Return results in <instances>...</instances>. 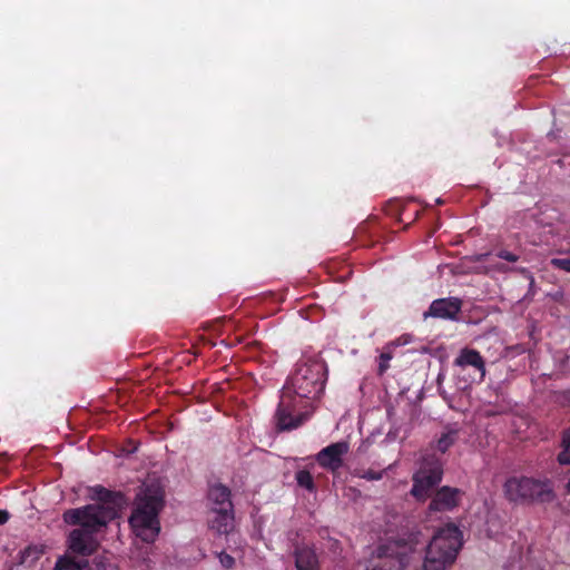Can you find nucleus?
<instances>
[{
    "label": "nucleus",
    "instance_id": "nucleus-31",
    "mask_svg": "<svg viewBox=\"0 0 570 570\" xmlns=\"http://www.w3.org/2000/svg\"><path fill=\"white\" fill-rule=\"evenodd\" d=\"M442 203H443L442 199H440V198L436 199V204H442Z\"/></svg>",
    "mask_w": 570,
    "mask_h": 570
},
{
    "label": "nucleus",
    "instance_id": "nucleus-11",
    "mask_svg": "<svg viewBox=\"0 0 570 570\" xmlns=\"http://www.w3.org/2000/svg\"><path fill=\"white\" fill-rule=\"evenodd\" d=\"M463 492L458 488L442 487L433 495L429 511L431 512H446L455 509L462 498Z\"/></svg>",
    "mask_w": 570,
    "mask_h": 570
},
{
    "label": "nucleus",
    "instance_id": "nucleus-22",
    "mask_svg": "<svg viewBox=\"0 0 570 570\" xmlns=\"http://www.w3.org/2000/svg\"><path fill=\"white\" fill-rule=\"evenodd\" d=\"M383 473H384V471H374L371 469L367 471L354 470L353 475L361 478V479H365L367 481H377L383 478Z\"/></svg>",
    "mask_w": 570,
    "mask_h": 570
},
{
    "label": "nucleus",
    "instance_id": "nucleus-8",
    "mask_svg": "<svg viewBox=\"0 0 570 570\" xmlns=\"http://www.w3.org/2000/svg\"><path fill=\"white\" fill-rule=\"evenodd\" d=\"M350 451L347 441L332 443L322 449L315 456L317 464L335 474L344 465V456Z\"/></svg>",
    "mask_w": 570,
    "mask_h": 570
},
{
    "label": "nucleus",
    "instance_id": "nucleus-27",
    "mask_svg": "<svg viewBox=\"0 0 570 570\" xmlns=\"http://www.w3.org/2000/svg\"><path fill=\"white\" fill-rule=\"evenodd\" d=\"M498 257L502 258L504 261L511 262V263H514L519 259L518 255H515L509 250H505V249L500 250L498 253Z\"/></svg>",
    "mask_w": 570,
    "mask_h": 570
},
{
    "label": "nucleus",
    "instance_id": "nucleus-32",
    "mask_svg": "<svg viewBox=\"0 0 570 570\" xmlns=\"http://www.w3.org/2000/svg\"><path fill=\"white\" fill-rule=\"evenodd\" d=\"M567 253L570 254V249Z\"/></svg>",
    "mask_w": 570,
    "mask_h": 570
},
{
    "label": "nucleus",
    "instance_id": "nucleus-3",
    "mask_svg": "<svg viewBox=\"0 0 570 570\" xmlns=\"http://www.w3.org/2000/svg\"><path fill=\"white\" fill-rule=\"evenodd\" d=\"M461 546L458 527L450 524L440 529L425 549L422 570H446L455 561Z\"/></svg>",
    "mask_w": 570,
    "mask_h": 570
},
{
    "label": "nucleus",
    "instance_id": "nucleus-2",
    "mask_svg": "<svg viewBox=\"0 0 570 570\" xmlns=\"http://www.w3.org/2000/svg\"><path fill=\"white\" fill-rule=\"evenodd\" d=\"M164 505V490L157 481L144 482L136 495V509L129 522L137 537L151 542L158 535V513Z\"/></svg>",
    "mask_w": 570,
    "mask_h": 570
},
{
    "label": "nucleus",
    "instance_id": "nucleus-29",
    "mask_svg": "<svg viewBox=\"0 0 570 570\" xmlns=\"http://www.w3.org/2000/svg\"><path fill=\"white\" fill-rule=\"evenodd\" d=\"M9 519V513L4 510H0V525L4 524Z\"/></svg>",
    "mask_w": 570,
    "mask_h": 570
},
{
    "label": "nucleus",
    "instance_id": "nucleus-4",
    "mask_svg": "<svg viewBox=\"0 0 570 570\" xmlns=\"http://www.w3.org/2000/svg\"><path fill=\"white\" fill-rule=\"evenodd\" d=\"M419 535L420 533L411 534L407 540H392L379 546L372 564L366 570H404L409 564L410 556L420 543Z\"/></svg>",
    "mask_w": 570,
    "mask_h": 570
},
{
    "label": "nucleus",
    "instance_id": "nucleus-12",
    "mask_svg": "<svg viewBox=\"0 0 570 570\" xmlns=\"http://www.w3.org/2000/svg\"><path fill=\"white\" fill-rule=\"evenodd\" d=\"M207 499L210 510L234 509L230 500V490L222 483H215L209 487Z\"/></svg>",
    "mask_w": 570,
    "mask_h": 570
},
{
    "label": "nucleus",
    "instance_id": "nucleus-25",
    "mask_svg": "<svg viewBox=\"0 0 570 570\" xmlns=\"http://www.w3.org/2000/svg\"><path fill=\"white\" fill-rule=\"evenodd\" d=\"M217 557L219 559L220 564L224 568L232 569L235 566V559L230 554L222 551L217 553Z\"/></svg>",
    "mask_w": 570,
    "mask_h": 570
},
{
    "label": "nucleus",
    "instance_id": "nucleus-10",
    "mask_svg": "<svg viewBox=\"0 0 570 570\" xmlns=\"http://www.w3.org/2000/svg\"><path fill=\"white\" fill-rule=\"evenodd\" d=\"M462 305L463 302L459 297L438 298L430 304L429 309L423 313V317L456 321Z\"/></svg>",
    "mask_w": 570,
    "mask_h": 570
},
{
    "label": "nucleus",
    "instance_id": "nucleus-23",
    "mask_svg": "<svg viewBox=\"0 0 570 570\" xmlns=\"http://www.w3.org/2000/svg\"><path fill=\"white\" fill-rule=\"evenodd\" d=\"M562 446L563 450L558 454V462L560 464H570V436L563 439Z\"/></svg>",
    "mask_w": 570,
    "mask_h": 570
},
{
    "label": "nucleus",
    "instance_id": "nucleus-20",
    "mask_svg": "<svg viewBox=\"0 0 570 570\" xmlns=\"http://www.w3.org/2000/svg\"><path fill=\"white\" fill-rule=\"evenodd\" d=\"M444 379H445L444 374L440 373L438 375V379H436L438 390H439L440 394L443 396V399L446 400L449 403H451L452 401H454L458 393L463 392L466 389V386H462L458 391H452V389L444 386V384H443Z\"/></svg>",
    "mask_w": 570,
    "mask_h": 570
},
{
    "label": "nucleus",
    "instance_id": "nucleus-9",
    "mask_svg": "<svg viewBox=\"0 0 570 570\" xmlns=\"http://www.w3.org/2000/svg\"><path fill=\"white\" fill-rule=\"evenodd\" d=\"M95 533L82 528L73 529L68 535V548L82 557L94 554L99 548Z\"/></svg>",
    "mask_w": 570,
    "mask_h": 570
},
{
    "label": "nucleus",
    "instance_id": "nucleus-21",
    "mask_svg": "<svg viewBox=\"0 0 570 570\" xmlns=\"http://www.w3.org/2000/svg\"><path fill=\"white\" fill-rule=\"evenodd\" d=\"M295 479L301 488H304L309 492H313L315 490L314 479L307 470L297 471Z\"/></svg>",
    "mask_w": 570,
    "mask_h": 570
},
{
    "label": "nucleus",
    "instance_id": "nucleus-24",
    "mask_svg": "<svg viewBox=\"0 0 570 570\" xmlns=\"http://www.w3.org/2000/svg\"><path fill=\"white\" fill-rule=\"evenodd\" d=\"M550 264L557 269L570 273V257L552 258Z\"/></svg>",
    "mask_w": 570,
    "mask_h": 570
},
{
    "label": "nucleus",
    "instance_id": "nucleus-26",
    "mask_svg": "<svg viewBox=\"0 0 570 570\" xmlns=\"http://www.w3.org/2000/svg\"><path fill=\"white\" fill-rule=\"evenodd\" d=\"M392 358V355L391 353H382L380 355V364H379V374L382 375L387 368H389V363Z\"/></svg>",
    "mask_w": 570,
    "mask_h": 570
},
{
    "label": "nucleus",
    "instance_id": "nucleus-7",
    "mask_svg": "<svg viewBox=\"0 0 570 570\" xmlns=\"http://www.w3.org/2000/svg\"><path fill=\"white\" fill-rule=\"evenodd\" d=\"M295 393L302 397H312L323 390L324 366L318 362L304 363L292 377Z\"/></svg>",
    "mask_w": 570,
    "mask_h": 570
},
{
    "label": "nucleus",
    "instance_id": "nucleus-30",
    "mask_svg": "<svg viewBox=\"0 0 570 570\" xmlns=\"http://www.w3.org/2000/svg\"><path fill=\"white\" fill-rule=\"evenodd\" d=\"M566 489L567 491L570 493V479L568 480L567 484H566Z\"/></svg>",
    "mask_w": 570,
    "mask_h": 570
},
{
    "label": "nucleus",
    "instance_id": "nucleus-28",
    "mask_svg": "<svg viewBox=\"0 0 570 570\" xmlns=\"http://www.w3.org/2000/svg\"><path fill=\"white\" fill-rule=\"evenodd\" d=\"M94 566L96 570H107L109 563L102 557H97L94 559Z\"/></svg>",
    "mask_w": 570,
    "mask_h": 570
},
{
    "label": "nucleus",
    "instance_id": "nucleus-19",
    "mask_svg": "<svg viewBox=\"0 0 570 570\" xmlns=\"http://www.w3.org/2000/svg\"><path fill=\"white\" fill-rule=\"evenodd\" d=\"M43 547L41 546H29L24 550L20 552V563H33L36 562L40 556L43 553Z\"/></svg>",
    "mask_w": 570,
    "mask_h": 570
},
{
    "label": "nucleus",
    "instance_id": "nucleus-13",
    "mask_svg": "<svg viewBox=\"0 0 570 570\" xmlns=\"http://www.w3.org/2000/svg\"><path fill=\"white\" fill-rule=\"evenodd\" d=\"M209 527L218 534H228L234 529V509L210 510Z\"/></svg>",
    "mask_w": 570,
    "mask_h": 570
},
{
    "label": "nucleus",
    "instance_id": "nucleus-17",
    "mask_svg": "<svg viewBox=\"0 0 570 570\" xmlns=\"http://www.w3.org/2000/svg\"><path fill=\"white\" fill-rule=\"evenodd\" d=\"M55 570H91V568L88 560H76L65 556L57 560Z\"/></svg>",
    "mask_w": 570,
    "mask_h": 570
},
{
    "label": "nucleus",
    "instance_id": "nucleus-5",
    "mask_svg": "<svg viewBox=\"0 0 570 570\" xmlns=\"http://www.w3.org/2000/svg\"><path fill=\"white\" fill-rule=\"evenodd\" d=\"M505 498L510 502H552L554 491L549 480H535L527 476L509 478L503 484Z\"/></svg>",
    "mask_w": 570,
    "mask_h": 570
},
{
    "label": "nucleus",
    "instance_id": "nucleus-14",
    "mask_svg": "<svg viewBox=\"0 0 570 570\" xmlns=\"http://www.w3.org/2000/svg\"><path fill=\"white\" fill-rule=\"evenodd\" d=\"M454 365L460 367L472 366L480 372V379L485 376V363L480 353L472 348H462L454 360Z\"/></svg>",
    "mask_w": 570,
    "mask_h": 570
},
{
    "label": "nucleus",
    "instance_id": "nucleus-6",
    "mask_svg": "<svg viewBox=\"0 0 570 570\" xmlns=\"http://www.w3.org/2000/svg\"><path fill=\"white\" fill-rule=\"evenodd\" d=\"M443 476V461L435 453H424L420 465L412 476L411 494L419 501H425Z\"/></svg>",
    "mask_w": 570,
    "mask_h": 570
},
{
    "label": "nucleus",
    "instance_id": "nucleus-1",
    "mask_svg": "<svg viewBox=\"0 0 570 570\" xmlns=\"http://www.w3.org/2000/svg\"><path fill=\"white\" fill-rule=\"evenodd\" d=\"M91 492L90 498L98 503L66 510L62 519L67 524H78L82 529L97 533L120 515V511L127 507V500L121 492L110 491L101 485L94 487Z\"/></svg>",
    "mask_w": 570,
    "mask_h": 570
},
{
    "label": "nucleus",
    "instance_id": "nucleus-18",
    "mask_svg": "<svg viewBox=\"0 0 570 570\" xmlns=\"http://www.w3.org/2000/svg\"><path fill=\"white\" fill-rule=\"evenodd\" d=\"M458 440V431L456 430H448L441 434V436L436 440L435 448L441 452L445 453Z\"/></svg>",
    "mask_w": 570,
    "mask_h": 570
},
{
    "label": "nucleus",
    "instance_id": "nucleus-16",
    "mask_svg": "<svg viewBox=\"0 0 570 570\" xmlns=\"http://www.w3.org/2000/svg\"><path fill=\"white\" fill-rule=\"evenodd\" d=\"M295 566L297 570H318V561L314 550L307 547L296 549Z\"/></svg>",
    "mask_w": 570,
    "mask_h": 570
},
{
    "label": "nucleus",
    "instance_id": "nucleus-15",
    "mask_svg": "<svg viewBox=\"0 0 570 570\" xmlns=\"http://www.w3.org/2000/svg\"><path fill=\"white\" fill-rule=\"evenodd\" d=\"M275 417L278 431H289L298 428L307 416L303 413L298 414L297 416H293L287 409L279 406Z\"/></svg>",
    "mask_w": 570,
    "mask_h": 570
}]
</instances>
